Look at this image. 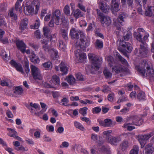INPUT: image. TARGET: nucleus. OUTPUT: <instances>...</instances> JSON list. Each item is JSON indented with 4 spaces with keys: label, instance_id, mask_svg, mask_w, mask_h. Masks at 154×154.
I'll return each instance as SVG.
<instances>
[{
    "label": "nucleus",
    "instance_id": "30",
    "mask_svg": "<svg viewBox=\"0 0 154 154\" xmlns=\"http://www.w3.org/2000/svg\"><path fill=\"white\" fill-rule=\"evenodd\" d=\"M116 56L118 57L119 60L121 61L122 64L125 65H127L128 64V63L127 60L122 57L119 53L117 52Z\"/></svg>",
    "mask_w": 154,
    "mask_h": 154
},
{
    "label": "nucleus",
    "instance_id": "44",
    "mask_svg": "<svg viewBox=\"0 0 154 154\" xmlns=\"http://www.w3.org/2000/svg\"><path fill=\"white\" fill-rule=\"evenodd\" d=\"M104 121L105 127H111L112 126V122L111 119H106L104 120Z\"/></svg>",
    "mask_w": 154,
    "mask_h": 154
},
{
    "label": "nucleus",
    "instance_id": "59",
    "mask_svg": "<svg viewBox=\"0 0 154 154\" xmlns=\"http://www.w3.org/2000/svg\"><path fill=\"white\" fill-rule=\"evenodd\" d=\"M69 145V143L65 141L62 143V144L60 145V147L62 148L63 147L67 148Z\"/></svg>",
    "mask_w": 154,
    "mask_h": 154
},
{
    "label": "nucleus",
    "instance_id": "51",
    "mask_svg": "<svg viewBox=\"0 0 154 154\" xmlns=\"http://www.w3.org/2000/svg\"><path fill=\"white\" fill-rule=\"evenodd\" d=\"M144 93L142 91H140L139 93L137 95V98L139 100H140L144 99Z\"/></svg>",
    "mask_w": 154,
    "mask_h": 154
},
{
    "label": "nucleus",
    "instance_id": "53",
    "mask_svg": "<svg viewBox=\"0 0 154 154\" xmlns=\"http://www.w3.org/2000/svg\"><path fill=\"white\" fill-rule=\"evenodd\" d=\"M63 11L65 14L67 16H69L70 11L69 6L67 5H66L64 8Z\"/></svg>",
    "mask_w": 154,
    "mask_h": 154
},
{
    "label": "nucleus",
    "instance_id": "7",
    "mask_svg": "<svg viewBox=\"0 0 154 154\" xmlns=\"http://www.w3.org/2000/svg\"><path fill=\"white\" fill-rule=\"evenodd\" d=\"M154 134L153 131H152L147 134L138 136V139L141 145L142 148H143L146 143V141L148 140Z\"/></svg>",
    "mask_w": 154,
    "mask_h": 154
},
{
    "label": "nucleus",
    "instance_id": "40",
    "mask_svg": "<svg viewBox=\"0 0 154 154\" xmlns=\"http://www.w3.org/2000/svg\"><path fill=\"white\" fill-rule=\"evenodd\" d=\"M60 31L63 38L65 40H67L68 39V37L67 32L64 29H61Z\"/></svg>",
    "mask_w": 154,
    "mask_h": 154
},
{
    "label": "nucleus",
    "instance_id": "23",
    "mask_svg": "<svg viewBox=\"0 0 154 154\" xmlns=\"http://www.w3.org/2000/svg\"><path fill=\"white\" fill-rule=\"evenodd\" d=\"M49 41V39L47 38H45L41 41V44L42 45V48L45 51H48L49 50L48 42Z\"/></svg>",
    "mask_w": 154,
    "mask_h": 154
},
{
    "label": "nucleus",
    "instance_id": "5",
    "mask_svg": "<svg viewBox=\"0 0 154 154\" xmlns=\"http://www.w3.org/2000/svg\"><path fill=\"white\" fill-rule=\"evenodd\" d=\"M89 40L85 37L84 34H81L80 39L75 42V46H79L83 51H86V48L89 45Z\"/></svg>",
    "mask_w": 154,
    "mask_h": 154
},
{
    "label": "nucleus",
    "instance_id": "8",
    "mask_svg": "<svg viewBox=\"0 0 154 154\" xmlns=\"http://www.w3.org/2000/svg\"><path fill=\"white\" fill-rule=\"evenodd\" d=\"M130 119L132 122V123H129L131 125L139 126L141 125L143 122V120L142 118L137 115L132 116H130Z\"/></svg>",
    "mask_w": 154,
    "mask_h": 154
},
{
    "label": "nucleus",
    "instance_id": "45",
    "mask_svg": "<svg viewBox=\"0 0 154 154\" xmlns=\"http://www.w3.org/2000/svg\"><path fill=\"white\" fill-rule=\"evenodd\" d=\"M133 0H121L122 3L123 5H125L126 4V2L129 6H131L133 4Z\"/></svg>",
    "mask_w": 154,
    "mask_h": 154
},
{
    "label": "nucleus",
    "instance_id": "11",
    "mask_svg": "<svg viewBox=\"0 0 154 154\" xmlns=\"http://www.w3.org/2000/svg\"><path fill=\"white\" fill-rule=\"evenodd\" d=\"M10 63L13 67L16 69L17 71L21 72L23 74H24L22 66L20 63L16 62L13 60H11L10 62Z\"/></svg>",
    "mask_w": 154,
    "mask_h": 154
},
{
    "label": "nucleus",
    "instance_id": "60",
    "mask_svg": "<svg viewBox=\"0 0 154 154\" xmlns=\"http://www.w3.org/2000/svg\"><path fill=\"white\" fill-rule=\"evenodd\" d=\"M114 94L113 93L109 94L108 96V100L109 101H112L113 100Z\"/></svg>",
    "mask_w": 154,
    "mask_h": 154
},
{
    "label": "nucleus",
    "instance_id": "43",
    "mask_svg": "<svg viewBox=\"0 0 154 154\" xmlns=\"http://www.w3.org/2000/svg\"><path fill=\"white\" fill-rule=\"evenodd\" d=\"M139 150L138 146L137 145L134 146L133 149L131 150L129 154H138Z\"/></svg>",
    "mask_w": 154,
    "mask_h": 154
},
{
    "label": "nucleus",
    "instance_id": "63",
    "mask_svg": "<svg viewBox=\"0 0 154 154\" xmlns=\"http://www.w3.org/2000/svg\"><path fill=\"white\" fill-rule=\"evenodd\" d=\"M111 90L110 88L107 85H105L103 87V89L102 90L103 92H107Z\"/></svg>",
    "mask_w": 154,
    "mask_h": 154
},
{
    "label": "nucleus",
    "instance_id": "50",
    "mask_svg": "<svg viewBox=\"0 0 154 154\" xmlns=\"http://www.w3.org/2000/svg\"><path fill=\"white\" fill-rule=\"evenodd\" d=\"M22 8L20 6V3L18 2H17L15 5V10L16 11H18L19 10L20 13L21 12Z\"/></svg>",
    "mask_w": 154,
    "mask_h": 154
},
{
    "label": "nucleus",
    "instance_id": "3",
    "mask_svg": "<svg viewBox=\"0 0 154 154\" xmlns=\"http://www.w3.org/2000/svg\"><path fill=\"white\" fill-rule=\"evenodd\" d=\"M88 57L92 64L91 72L94 73V71H96L99 69L102 62V59L93 54H88Z\"/></svg>",
    "mask_w": 154,
    "mask_h": 154
},
{
    "label": "nucleus",
    "instance_id": "1",
    "mask_svg": "<svg viewBox=\"0 0 154 154\" xmlns=\"http://www.w3.org/2000/svg\"><path fill=\"white\" fill-rule=\"evenodd\" d=\"M139 74L143 77H147L150 80H154V70L152 65H149L146 61L144 64L135 66Z\"/></svg>",
    "mask_w": 154,
    "mask_h": 154
},
{
    "label": "nucleus",
    "instance_id": "31",
    "mask_svg": "<svg viewBox=\"0 0 154 154\" xmlns=\"http://www.w3.org/2000/svg\"><path fill=\"white\" fill-rule=\"evenodd\" d=\"M101 152L105 154H111V152L109 149L105 146H102L100 148Z\"/></svg>",
    "mask_w": 154,
    "mask_h": 154
},
{
    "label": "nucleus",
    "instance_id": "2",
    "mask_svg": "<svg viewBox=\"0 0 154 154\" xmlns=\"http://www.w3.org/2000/svg\"><path fill=\"white\" fill-rule=\"evenodd\" d=\"M134 35L135 37L139 42V49L140 56L143 57H146L148 52L147 48V45L146 42L143 41L142 39V34L139 32H134Z\"/></svg>",
    "mask_w": 154,
    "mask_h": 154
},
{
    "label": "nucleus",
    "instance_id": "35",
    "mask_svg": "<svg viewBox=\"0 0 154 154\" xmlns=\"http://www.w3.org/2000/svg\"><path fill=\"white\" fill-rule=\"evenodd\" d=\"M95 45L97 49H100L103 47V42L100 40L97 39L95 42Z\"/></svg>",
    "mask_w": 154,
    "mask_h": 154
},
{
    "label": "nucleus",
    "instance_id": "21",
    "mask_svg": "<svg viewBox=\"0 0 154 154\" xmlns=\"http://www.w3.org/2000/svg\"><path fill=\"white\" fill-rule=\"evenodd\" d=\"M112 71H115L116 73H119L124 72L128 73L129 72V70L125 67H115L112 68Z\"/></svg>",
    "mask_w": 154,
    "mask_h": 154
},
{
    "label": "nucleus",
    "instance_id": "14",
    "mask_svg": "<svg viewBox=\"0 0 154 154\" xmlns=\"http://www.w3.org/2000/svg\"><path fill=\"white\" fill-rule=\"evenodd\" d=\"M128 17V15L126 13L123 12H120L117 18L118 22L121 24V25H123L125 24V20Z\"/></svg>",
    "mask_w": 154,
    "mask_h": 154
},
{
    "label": "nucleus",
    "instance_id": "6",
    "mask_svg": "<svg viewBox=\"0 0 154 154\" xmlns=\"http://www.w3.org/2000/svg\"><path fill=\"white\" fill-rule=\"evenodd\" d=\"M30 68L31 75L34 79L35 80H42V76L40 70L33 65H31Z\"/></svg>",
    "mask_w": 154,
    "mask_h": 154
},
{
    "label": "nucleus",
    "instance_id": "38",
    "mask_svg": "<svg viewBox=\"0 0 154 154\" xmlns=\"http://www.w3.org/2000/svg\"><path fill=\"white\" fill-rule=\"evenodd\" d=\"M67 81L69 84L73 85L75 82V79L72 75H69L67 78Z\"/></svg>",
    "mask_w": 154,
    "mask_h": 154
},
{
    "label": "nucleus",
    "instance_id": "22",
    "mask_svg": "<svg viewBox=\"0 0 154 154\" xmlns=\"http://www.w3.org/2000/svg\"><path fill=\"white\" fill-rule=\"evenodd\" d=\"M23 90L20 86L16 87L14 89V95L18 97L19 95H22L23 93Z\"/></svg>",
    "mask_w": 154,
    "mask_h": 154
},
{
    "label": "nucleus",
    "instance_id": "25",
    "mask_svg": "<svg viewBox=\"0 0 154 154\" xmlns=\"http://www.w3.org/2000/svg\"><path fill=\"white\" fill-rule=\"evenodd\" d=\"M145 149L146 154H152L154 151V148L151 143L146 145Z\"/></svg>",
    "mask_w": 154,
    "mask_h": 154
},
{
    "label": "nucleus",
    "instance_id": "9",
    "mask_svg": "<svg viewBox=\"0 0 154 154\" xmlns=\"http://www.w3.org/2000/svg\"><path fill=\"white\" fill-rule=\"evenodd\" d=\"M143 7L145 10V14L146 16H152L154 15V6H150L147 5H143Z\"/></svg>",
    "mask_w": 154,
    "mask_h": 154
},
{
    "label": "nucleus",
    "instance_id": "58",
    "mask_svg": "<svg viewBox=\"0 0 154 154\" xmlns=\"http://www.w3.org/2000/svg\"><path fill=\"white\" fill-rule=\"evenodd\" d=\"M91 137L92 140L93 141L96 142L97 141L98 137L95 134H92L91 135Z\"/></svg>",
    "mask_w": 154,
    "mask_h": 154
},
{
    "label": "nucleus",
    "instance_id": "48",
    "mask_svg": "<svg viewBox=\"0 0 154 154\" xmlns=\"http://www.w3.org/2000/svg\"><path fill=\"white\" fill-rule=\"evenodd\" d=\"M59 47L61 50L64 51L66 47V45L64 42L62 40L59 41Z\"/></svg>",
    "mask_w": 154,
    "mask_h": 154
},
{
    "label": "nucleus",
    "instance_id": "52",
    "mask_svg": "<svg viewBox=\"0 0 154 154\" xmlns=\"http://www.w3.org/2000/svg\"><path fill=\"white\" fill-rule=\"evenodd\" d=\"M88 108L86 107H84L81 108L79 111L80 113L82 114L83 116H85L87 113L86 111L88 110Z\"/></svg>",
    "mask_w": 154,
    "mask_h": 154
},
{
    "label": "nucleus",
    "instance_id": "64",
    "mask_svg": "<svg viewBox=\"0 0 154 154\" xmlns=\"http://www.w3.org/2000/svg\"><path fill=\"white\" fill-rule=\"evenodd\" d=\"M35 35L37 38H41L40 32L39 30H36L35 32Z\"/></svg>",
    "mask_w": 154,
    "mask_h": 154
},
{
    "label": "nucleus",
    "instance_id": "18",
    "mask_svg": "<svg viewBox=\"0 0 154 154\" xmlns=\"http://www.w3.org/2000/svg\"><path fill=\"white\" fill-rule=\"evenodd\" d=\"M100 8L105 13H107L109 11V6L103 1H100L98 2Z\"/></svg>",
    "mask_w": 154,
    "mask_h": 154
},
{
    "label": "nucleus",
    "instance_id": "20",
    "mask_svg": "<svg viewBox=\"0 0 154 154\" xmlns=\"http://www.w3.org/2000/svg\"><path fill=\"white\" fill-rule=\"evenodd\" d=\"M34 11V9L33 6L32 5H28L27 4L24 8V12L26 15L32 14Z\"/></svg>",
    "mask_w": 154,
    "mask_h": 154
},
{
    "label": "nucleus",
    "instance_id": "26",
    "mask_svg": "<svg viewBox=\"0 0 154 154\" xmlns=\"http://www.w3.org/2000/svg\"><path fill=\"white\" fill-rule=\"evenodd\" d=\"M30 58L31 61L34 63H38L39 62V58L36 56L34 52H32L30 56Z\"/></svg>",
    "mask_w": 154,
    "mask_h": 154
},
{
    "label": "nucleus",
    "instance_id": "61",
    "mask_svg": "<svg viewBox=\"0 0 154 154\" xmlns=\"http://www.w3.org/2000/svg\"><path fill=\"white\" fill-rule=\"evenodd\" d=\"M52 57L54 60H57L59 57L58 52L56 51H54V54L52 55Z\"/></svg>",
    "mask_w": 154,
    "mask_h": 154
},
{
    "label": "nucleus",
    "instance_id": "19",
    "mask_svg": "<svg viewBox=\"0 0 154 154\" xmlns=\"http://www.w3.org/2000/svg\"><path fill=\"white\" fill-rule=\"evenodd\" d=\"M44 35L45 36V38L49 39L50 42H52V35L49 34L50 32V29L48 27H45L43 29Z\"/></svg>",
    "mask_w": 154,
    "mask_h": 154
},
{
    "label": "nucleus",
    "instance_id": "32",
    "mask_svg": "<svg viewBox=\"0 0 154 154\" xmlns=\"http://www.w3.org/2000/svg\"><path fill=\"white\" fill-rule=\"evenodd\" d=\"M128 146V142L126 140H124L120 145V147L122 151H125Z\"/></svg>",
    "mask_w": 154,
    "mask_h": 154
},
{
    "label": "nucleus",
    "instance_id": "36",
    "mask_svg": "<svg viewBox=\"0 0 154 154\" xmlns=\"http://www.w3.org/2000/svg\"><path fill=\"white\" fill-rule=\"evenodd\" d=\"M112 10L113 11L117 12L119 11V4L116 3V1L112 5Z\"/></svg>",
    "mask_w": 154,
    "mask_h": 154
},
{
    "label": "nucleus",
    "instance_id": "24",
    "mask_svg": "<svg viewBox=\"0 0 154 154\" xmlns=\"http://www.w3.org/2000/svg\"><path fill=\"white\" fill-rule=\"evenodd\" d=\"M59 66H60V70L63 72L62 75L66 74L67 73L68 68L64 62H62Z\"/></svg>",
    "mask_w": 154,
    "mask_h": 154
},
{
    "label": "nucleus",
    "instance_id": "34",
    "mask_svg": "<svg viewBox=\"0 0 154 154\" xmlns=\"http://www.w3.org/2000/svg\"><path fill=\"white\" fill-rule=\"evenodd\" d=\"M40 24V23L39 19H37L35 20L34 25L30 26V28L31 29H37L39 28Z\"/></svg>",
    "mask_w": 154,
    "mask_h": 154
},
{
    "label": "nucleus",
    "instance_id": "62",
    "mask_svg": "<svg viewBox=\"0 0 154 154\" xmlns=\"http://www.w3.org/2000/svg\"><path fill=\"white\" fill-rule=\"evenodd\" d=\"M51 63L50 62H47L42 64L43 66L45 68H48L51 65Z\"/></svg>",
    "mask_w": 154,
    "mask_h": 154
},
{
    "label": "nucleus",
    "instance_id": "57",
    "mask_svg": "<svg viewBox=\"0 0 154 154\" xmlns=\"http://www.w3.org/2000/svg\"><path fill=\"white\" fill-rule=\"evenodd\" d=\"M101 111V109L98 107L94 108L92 109V112L96 113H98Z\"/></svg>",
    "mask_w": 154,
    "mask_h": 154
},
{
    "label": "nucleus",
    "instance_id": "42",
    "mask_svg": "<svg viewBox=\"0 0 154 154\" xmlns=\"http://www.w3.org/2000/svg\"><path fill=\"white\" fill-rule=\"evenodd\" d=\"M112 132V131L111 130L106 131L103 132V135L106 136L105 137V139L106 141L108 140V138H109V137L112 136L110 135Z\"/></svg>",
    "mask_w": 154,
    "mask_h": 154
},
{
    "label": "nucleus",
    "instance_id": "33",
    "mask_svg": "<svg viewBox=\"0 0 154 154\" xmlns=\"http://www.w3.org/2000/svg\"><path fill=\"white\" fill-rule=\"evenodd\" d=\"M123 38H122L124 41H128L132 37V34L131 32H128L126 34H125L123 35Z\"/></svg>",
    "mask_w": 154,
    "mask_h": 154
},
{
    "label": "nucleus",
    "instance_id": "54",
    "mask_svg": "<svg viewBox=\"0 0 154 154\" xmlns=\"http://www.w3.org/2000/svg\"><path fill=\"white\" fill-rule=\"evenodd\" d=\"M7 130L8 131H11V132L9 133L8 134L9 136L11 137H14V136H15L17 133L15 130L13 129L9 128H7Z\"/></svg>",
    "mask_w": 154,
    "mask_h": 154
},
{
    "label": "nucleus",
    "instance_id": "15",
    "mask_svg": "<svg viewBox=\"0 0 154 154\" xmlns=\"http://www.w3.org/2000/svg\"><path fill=\"white\" fill-rule=\"evenodd\" d=\"M108 140L107 142L114 145H116L117 143L121 140V138L119 137L110 136L108 138Z\"/></svg>",
    "mask_w": 154,
    "mask_h": 154
},
{
    "label": "nucleus",
    "instance_id": "16",
    "mask_svg": "<svg viewBox=\"0 0 154 154\" xmlns=\"http://www.w3.org/2000/svg\"><path fill=\"white\" fill-rule=\"evenodd\" d=\"M16 43L18 49L20 50L22 53H24L25 51L26 45L22 41L16 40Z\"/></svg>",
    "mask_w": 154,
    "mask_h": 154
},
{
    "label": "nucleus",
    "instance_id": "28",
    "mask_svg": "<svg viewBox=\"0 0 154 154\" xmlns=\"http://www.w3.org/2000/svg\"><path fill=\"white\" fill-rule=\"evenodd\" d=\"M31 5L35 7V14H37L39 10L40 3L38 0H33Z\"/></svg>",
    "mask_w": 154,
    "mask_h": 154
},
{
    "label": "nucleus",
    "instance_id": "49",
    "mask_svg": "<svg viewBox=\"0 0 154 154\" xmlns=\"http://www.w3.org/2000/svg\"><path fill=\"white\" fill-rule=\"evenodd\" d=\"M129 125H130V124H125L124 125L123 127L125 128H127V130L129 131H131L133 129H135V127L134 126Z\"/></svg>",
    "mask_w": 154,
    "mask_h": 154
},
{
    "label": "nucleus",
    "instance_id": "4",
    "mask_svg": "<svg viewBox=\"0 0 154 154\" xmlns=\"http://www.w3.org/2000/svg\"><path fill=\"white\" fill-rule=\"evenodd\" d=\"M118 42L120 47L118 48L119 51L125 56H127V52L130 53L132 51V46L129 42H125L123 39H119Z\"/></svg>",
    "mask_w": 154,
    "mask_h": 154
},
{
    "label": "nucleus",
    "instance_id": "41",
    "mask_svg": "<svg viewBox=\"0 0 154 154\" xmlns=\"http://www.w3.org/2000/svg\"><path fill=\"white\" fill-rule=\"evenodd\" d=\"M23 66L26 73L27 74L29 73L30 71V69L29 67V63L28 60H25Z\"/></svg>",
    "mask_w": 154,
    "mask_h": 154
},
{
    "label": "nucleus",
    "instance_id": "17",
    "mask_svg": "<svg viewBox=\"0 0 154 154\" xmlns=\"http://www.w3.org/2000/svg\"><path fill=\"white\" fill-rule=\"evenodd\" d=\"M100 19L101 24L103 26H109L111 24V20L109 17L103 15Z\"/></svg>",
    "mask_w": 154,
    "mask_h": 154
},
{
    "label": "nucleus",
    "instance_id": "29",
    "mask_svg": "<svg viewBox=\"0 0 154 154\" xmlns=\"http://www.w3.org/2000/svg\"><path fill=\"white\" fill-rule=\"evenodd\" d=\"M103 72L106 79H109L111 78L112 74L106 68L104 69Z\"/></svg>",
    "mask_w": 154,
    "mask_h": 154
},
{
    "label": "nucleus",
    "instance_id": "47",
    "mask_svg": "<svg viewBox=\"0 0 154 154\" xmlns=\"http://www.w3.org/2000/svg\"><path fill=\"white\" fill-rule=\"evenodd\" d=\"M52 80L55 83V85H58L60 84V79L56 75H54L52 77Z\"/></svg>",
    "mask_w": 154,
    "mask_h": 154
},
{
    "label": "nucleus",
    "instance_id": "46",
    "mask_svg": "<svg viewBox=\"0 0 154 154\" xmlns=\"http://www.w3.org/2000/svg\"><path fill=\"white\" fill-rule=\"evenodd\" d=\"M74 124L76 128L79 129L80 130L83 131H84L85 130V129L83 125L78 122H75Z\"/></svg>",
    "mask_w": 154,
    "mask_h": 154
},
{
    "label": "nucleus",
    "instance_id": "13",
    "mask_svg": "<svg viewBox=\"0 0 154 154\" xmlns=\"http://www.w3.org/2000/svg\"><path fill=\"white\" fill-rule=\"evenodd\" d=\"M80 50L79 49L77 50L75 53V56L76 60L80 62H83L86 58V54L85 53H80Z\"/></svg>",
    "mask_w": 154,
    "mask_h": 154
},
{
    "label": "nucleus",
    "instance_id": "27",
    "mask_svg": "<svg viewBox=\"0 0 154 154\" xmlns=\"http://www.w3.org/2000/svg\"><path fill=\"white\" fill-rule=\"evenodd\" d=\"M28 20L27 18H24L21 20L20 23V29L21 30L26 29L27 28Z\"/></svg>",
    "mask_w": 154,
    "mask_h": 154
},
{
    "label": "nucleus",
    "instance_id": "10",
    "mask_svg": "<svg viewBox=\"0 0 154 154\" xmlns=\"http://www.w3.org/2000/svg\"><path fill=\"white\" fill-rule=\"evenodd\" d=\"M60 12L59 9H56L52 12L51 17L55 20V23L57 25H59L60 24Z\"/></svg>",
    "mask_w": 154,
    "mask_h": 154
},
{
    "label": "nucleus",
    "instance_id": "37",
    "mask_svg": "<svg viewBox=\"0 0 154 154\" xmlns=\"http://www.w3.org/2000/svg\"><path fill=\"white\" fill-rule=\"evenodd\" d=\"M14 9L13 8L10 10L8 13V14L12 18L15 20H16L17 18V17L16 14L14 13Z\"/></svg>",
    "mask_w": 154,
    "mask_h": 154
},
{
    "label": "nucleus",
    "instance_id": "56",
    "mask_svg": "<svg viewBox=\"0 0 154 154\" xmlns=\"http://www.w3.org/2000/svg\"><path fill=\"white\" fill-rule=\"evenodd\" d=\"M6 4L3 3L0 5V11H3L6 10Z\"/></svg>",
    "mask_w": 154,
    "mask_h": 154
},
{
    "label": "nucleus",
    "instance_id": "39",
    "mask_svg": "<svg viewBox=\"0 0 154 154\" xmlns=\"http://www.w3.org/2000/svg\"><path fill=\"white\" fill-rule=\"evenodd\" d=\"M73 15L76 19L82 16V14L81 13L80 10L79 9H76L74 12Z\"/></svg>",
    "mask_w": 154,
    "mask_h": 154
},
{
    "label": "nucleus",
    "instance_id": "12",
    "mask_svg": "<svg viewBox=\"0 0 154 154\" xmlns=\"http://www.w3.org/2000/svg\"><path fill=\"white\" fill-rule=\"evenodd\" d=\"M83 34L82 33L77 30L75 28H72L70 30V36L72 39H78L80 35Z\"/></svg>",
    "mask_w": 154,
    "mask_h": 154
},
{
    "label": "nucleus",
    "instance_id": "55",
    "mask_svg": "<svg viewBox=\"0 0 154 154\" xmlns=\"http://www.w3.org/2000/svg\"><path fill=\"white\" fill-rule=\"evenodd\" d=\"M76 78L78 80L83 81L84 78L83 75L80 73H78L75 75Z\"/></svg>",
    "mask_w": 154,
    "mask_h": 154
}]
</instances>
